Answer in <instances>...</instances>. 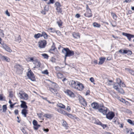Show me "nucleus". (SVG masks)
I'll return each instance as SVG.
<instances>
[{"label": "nucleus", "mask_w": 134, "mask_h": 134, "mask_svg": "<svg viewBox=\"0 0 134 134\" xmlns=\"http://www.w3.org/2000/svg\"><path fill=\"white\" fill-rule=\"evenodd\" d=\"M62 52L64 53H65V60L66 59V57L73 56L74 54L73 51L70 50L69 48H63L62 51Z\"/></svg>", "instance_id": "obj_3"}, {"label": "nucleus", "mask_w": 134, "mask_h": 134, "mask_svg": "<svg viewBox=\"0 0 134 134\" xmlns=\"http://www.w3.org/2000/svg\"><path fill=\"white\" fill-rule=\"evenodd\" d=\"M53 45L51 46V48L49 50V52L51 53L54 54V51L56 48L55 47L54 43L53 42Z\"/></svg>", "instance_id": "obj_18"}, {"label": "nucleus", "mask_w": 134, "mask_h": 134, "mask_svg": "<svg viewBox=\"0 0 134 134\" xmlns=\"http://www.w3.org/2000/svg\"><path fill=\"white\" fill-rule=\"evenodd\" d=\"M116 83H118L120 85V83H121V80L119 78H117L116 79Z\"/></svg>", "instance_id": "obj_40"}, {"label": "nucleus", "mask_w": 134, "mask_h": 134, "mask_svg": "<svg viewBox=\"0 0 134 134\" xmlns=\"http://www.w3.org/2000/svg\"><path fill=\"white\" fill-rule=\"evenodd\" d=\"M57 106L60 108L63 109H65V106L62 103H59Z\"/></svg>", "instance_id": "obj_30"}, {"label": "nucleus", "mask_w": 134, "mask_h": 134, "mask_svg": "<svg viewBox=\"0 0 134 134\" xmlns=\"http://www.w3.org/2000/svg\"><path fill=\"white\" fill-rule=\"evenodd\" d=\"M42 55L43 56L45 59H48V58L49 56L48 54H46L44 53L42 54Z\"/></svg>", "instance_id": "obj_35"}, {"label": "nucleus", "mask_w": 134, "mask_h": 134, "mask_svg": "<svg viewBox=\"0 0 134 134\" xmlns=\"http://www.w3.org/2000/svg\"><path fill=\"white\" fill-rule=\"evenodd\" d=\"M33 63L36 66L37 68H39L40 66L41 63L37 59H36Z\"/></svg>", "instance_id": "obj_17"}, {"label": "nucleus", "mask_w": 134, "mask_h": 134, "mask_svg": "<svg viewBox=\"0 0 134 134\" xmlns=\"http://www.w3.org/2000/svg\"><path fill=\"white\" fill-rule=\"evenodd\" d=\"M41 37H42L41 34L40 33L35 34L34 36V37L35 38H37Z\"/></svg>", "instance_id": "obj_32"}, {"label": "nucleus", "mask_w": 134, "mask_h": 134, "mask_svg": "<svg viewBox=\"0 0 134 134\" xmlns=\"http://www.w3.org/2000/svg\"><path fill=\"white\" fill-rule=\"evenodd\" d=\"M121 86L122 87H125V85L124 83L123 82H121V83H120V87Z\"/></svg>", "instance_id": "obj_49"}, {"label": "nucleus", "mask_w": 134, "mask_h": 134, "mask_svg": "<svg viewBox=\"0 0 134 134\" xmlns=\"http://www.w3.org/2000/svg\"><path fill=\"white\" fill-rule=\"evenodd\" d=\"M38 47L41 48H44L47 44L46 40H43L40 41L38 43Z\"/></svg>", "instance_id": "obj_7"}, {"label": "nucleus", "mask_w": 134, "mask_h": 134, "mask_svg": "<svg viewBox=\"0 0 134 134\" xmlns=\"http://www.w3.org/2000/svg\"><path fill=\"white\" fill-rule=\"evenodd\" d=\"M80 16V15L78 14H76L75 16V17L77 18H79Z\"/></svg>", "instance_id": "obj_59"}, {"label": "nucleus", "mask_w": 134, "mask_h": 134, "mask_svg": "<svg viewBox=\"0 0 134 134\" xmlns=\"http://www.w3.org/2000/svg\"><path fill=\"white\" fill-rule=\"evenodd\" d=\"M111 15L113 17L114 19L115 20H116V15L114 13L112 12L111 13Z\"/></svg>", "instance_id": "obj_41"}, {"label": "nucleus", "mask_w": 134, "mask_h": 134, "mask_svg": "<svg viewBox=\"0 0 134 134\" xmlns=\"http://www.w3.org/2000/svg\"><path fill=\"white\" fill-rule=\"evenodd\" d=\"M27 76L32 81H34L35 80L34 75L31 70H30L27 73Z\"/></svg>", "instance_id": "obj_8"}, {"label": "nucleus", "mask_w": 134, "mask_h": 134, "mask_svg": "<svg viewBox=\"0 0 134 134\" xmlns=\"http://www.w3.org/2000/svg\"><path fill=\"white\" fill-rule=\"evenodd\" d=\"M19 94L20 95V97L21 98L23 99L26 100L28 99V95L25 93H19Z\"/></svg>", "instance_id": "obj_11"}, {"label": "nucleus", "mask_w": 134, "mask_h": 134, "mask_svg": "<svg viewBox=\"0 0 134 134\" xmlns=\"http://www.w3.org/2000/svg\"><path fill=\"white\" fill-rule=\"evenodd\" d=\"M14 113L16 115H18V110L17 109L15 110L14 111Z\"/></svg>", "instance_id": "obj_56"}, {"label": "nucleus", "mask_w": 134, "mask_h": 134, "mask_svg": "<svg viewBox=\"0 0 134 134\" xmlns=\"http://www.w3.org/2000/svg\"><path fill=\"white\" fill-rule=\"evenodd\" d=\"M108 110L106 107H103L99 109V111L104 115H106V118L109 120H111L115 116V114L114 112L112 111L109 112L107 114Z\"/></svg>", "instance_id": "obj_1"}, {"label": "nucleus", "mask_w": 134, "mask_h": 134, "mask_svg": "<svg viewBox=\"0 0 134 134\" xmlns=\"http://www.w3.org/2000/svg\"><path fill=\"white\" fill-rule=\"evenodd\" d=\"M117 122L118 124L120 125L119 126V127L120 128H123V126H124V124H120V123H119V122L118 121Z\"/></svg>", "instance_id": "obj_46"}, {"label": "nucleus", "mask_w": 134, "mask_h": 134, "mask_svg": "<svg viewBox=\"0 0 134 134\" xmlns=\"http://www.w3.org/2000/svg\"><path fill=\"white\" fill-rule=\"evenodd\" d=\"M32 123L33 125L34 126L33 127V128L35 130H37L41 126L40 125L38 124L37 121L35 120H33Z\"/></svg>", "instance_id": "obj_13"}, {"label": "nucleus", "mask_w": 134, "mask_h": 134, "mask_svg": "<svg viewBox=\"0 0 134 134\" xmlns=\"http://www.w3.org/2000/svg\"><path fill=\"white\" fill-rule=\"evenodd\" d=\"M52 85L53 88L49 87V89L50 91L52 92L54 91V92L58 91L59 90V87L58 85L55 83L52 82Z\"/></svg>", "instance_id": "obj_5"}, {"label": "nucleus", "mask_w": 134, "mask_h": 134, "mask_svg": "<svg viewBox=\"0 0 134 134\" xmlns=\"http://www.w3.org/2000/svg\"><path fill=\"white\" fill-rule=\"evenodd\" d=\"M16 40L19 43L21 41V38L20 35H19L18 37L15 38Z\"/></svg>", "instance_id": "obj_38"}, {"label": "nucleus", "mask_w": 134, "mask_h": 134, "mask_svg": "<svg viewBox=\"0 0 134 134\" xmlns=\"http://www.w3.org/2000/svg\"><path fill=\"white\" fill-rule=\"evenodd\" d=\"M97 124L101 125L103 127V129H104L107 127V125L104 124H102L99 121L97 123Z\"/></svg>", "instance_id": "obj_25"}, {"label": "nucleus", "mask_w": 134, "mask_h": 134, "mask_svg": "<svg viewBox=\"0 0 134 134\" xmlns=\"http://www.w3.org/2000/svg\"><path fill=\"white\" fill-rule=\"evenodd\" d=\"M21 102L22 103L21 105V107L25 109H27V106L26 104V102L23 101H21Z\"/></svg>", "instance_id": "obj_21"}, {"label": "nucleus", "mask_w": 134, "mask_h": 134, "mask_svg": "<svg viewBox=\"0 0 134 134\" xmlns=\"http://www.w3.org/2000/svg\"><path fill=\"white\" fill-rule=\"evenodd\" d=\"M16 72L18 74H22L23 69L21 65L18 64H16L15 66Z\"/></svg>", "instance_id": "obj_4"}, {"label": "nucleus", "mask_w": 134, "mask_h": 134, "mask_svg": "<svg viewBox=\"0 0 134 134\" xmlns=\"http://www.w3.org/2000/svg\"><path fill=\"white\" fill-rule=\"evenodd\" d=\"M90 80L92 82H94V79L92 77H91L90 78Z\"/></svg>", "instance_id": "obj_57"}, {"label": "nucleus", "mask_w": 134, "mask_h": 134, "mask_svg": "<svg viewBox=\"0 0 134 134\" xmlns=\"http://www.w3.org/2000/svg\"><path fill=\"white\" fill-rule=\"evenodd\" d=\"M1 58L3 60H5L7 62L9 61L10 59L9 58L6 56H2L1 57Z\"/></svg>", "instance_id": "obj_24"}, {"label": "nucleus", "mask_w": 134, "mask_h": 134, "mask_svg": "<svg viewBox=\"0 0 134 134\" xmlns=\"http://www.w3.org/2000/svg\"><path fill=\"white\" fill-rule=\"evenodd\" d=\"M56 10H57V11L58 13H60L62 14V9L60 8V7H57L56 8Z\"/></svg>", "instance_id": "obj_27"}, {"label": "nucleus", "mask_w": 134, "mask_h": 134, "mask_svg": "<svg viewBox=\"0 0 134 134\" xmlns=\"http://www.w3.org/2000/svg\"><path fill=\"white\" fill-rule=\"evenodd\" d=\"M37 115L38 117L40 118L42 117V113H38Z\"/></svg>", "instance_id": "obj_53"}, {"label": "nucleus", "mask_w": 134, "mask_h": 134, "mask_svg": "<svg viewBox=\"0 0 134 134\" xmlns=\"http://www.w3.org/2000/svg\"><path fill=\"white\" fill-rule=\"evenodd\" d=\"M21 113L24 115L25 117L26 116V114L27 113V110L25 109H23L22 110Z\"/></svg>", "instance_id": "obj_22"}, {"label": "nucleus", "mask_w": 134, "mask_h": 134, "mask_svg": "<svg viewBox=\"0 0 134 134\" xmlns=\"http://www.w3.org/2000/svg\"><path fill=\"white\" fill-rule=\"evenodd\" d=\"M41 35L43 36L45 39H47L48 38V36L47 34L44 32H42V33Z\"/></svg>", "instance_id": "obj_29"}, {"label": "nucleus", "mask_w": 134, "mask_h": 134, "mask_svg": "<svg viewBox=\"0 0 134 134\" xmlns=\"http://www.w3.org/2000/svg\"><path fill=\"white\" fill-rule=\"evenodd\" d=\"M57 75L58 78H61L63 76V75L62 74L60 73H58L57 74Z\"/></svg>", "instance_id": "obj_44"}, {"label": "nucleus", "mask_w": 134, "mask_h": 134, "mask_svg": "<svg viewBox=\"0 0 134 134\" xmlns=\"http://www.w3.org/2000/svg\"><path fill=\"white\" fill-rule=\"evenodd\" d=\"M57 111L60 113L65 115H66L67 113L65 111L61 109H58L57 110Z\"/></svg>", "instance_id": "obj_23"}, {"label": "nucleus", "mask_w": 134, "mask_h": 134, "mask_svg": "<svg viewBox=\"0 0 134 134\" xmlns=\"http://www.w3.org/2000/svg\"><path fill=\"white\" fill-rule=\"evenodd\" d=\"M62 125L64 127H66L68 126V124L66 121L64 120H63V122L62 123Z\"/></svg>", "instance_id": "obj_33"}, {"label": "nucleus", "mask_w": 134, "mask_h": 134, "mask_svg": "<svg viewBox=\"0 0 134 134\" xmlns=\"http://www.w3.org/2000/svg\"><path fill=\"white\" fill-rule=\"evenodd\" d=\"M105 58L104 57H101L99 59V61L98 62L99 65L102 64L105 61Z\"/></svg>", "instance_id": "obj_20"}, {"label": "nucleus", "mask_w": 134, "mask_h": 134, "mask_svg": "<svg viewBox=\"0 0 134 134\" xmlns=\"http://www.w3.org/2000/svg\"><path fill=\"white\" fill-rule=\"evenodd\" d=\"M122 35L125 36H126L128 38L129 41H131V38H134V35L129 34H128L125 32H123Z\"/></svg>", "instance_id": "obj_14"}, {"label": "nucleus", "mask_w": 134, "mask_h": 134, "mask_svg": "<svg viewBox=\"0 0 134 134\" xmlns=\"http://www.w3.org/2000/svg\"><path fill=\"white\" fill-rule=\"evenodd\" d=\"M55 4L56 5V6H57V7H60V6H61V5L60 4L59 2H56L55 3Z\"/></svg>", "instance_id": "obj_50"}, {"label": "nucleus", "mask_w": 134, "mask_h": 134, "mask_svg": "<svg viewBox=\"0 0 134 134\" xmlns=\"http://www.w3.org/2000/svg\"><path fill=\"white\" fill-rule=\"evenodd\" d=\"M42 73L43 74H46V75H48L49 74V72H48V71L47 70H44L42 72Z\"/></svg>", "instance_id": "obj_45"}, {"label": "nucleus", "mask_w": 134, "mask_h": 134, "mask_svg": "<svg viewBox=\"0 0 134 134\" xmlns=\"http://www.w3.org/2000/svg\"><path fill=\"white\" fill-rule=\"evenodd\" d=\"M28 59H29V62H34V61L36 59H35L34 57H31L29 58Z\"/></svg>", "instance_id": "obj_34"}, {"label": "nucleus", "mask_w": 134, "mask_h": 134, "mask_svg": "<svg viewBox=\"0 0 134 134\" xmlns=\"http://www.w3.org/2000/svg\"><path fill=\"white\" fill-rule=\"evenodd\" d=\"M132 52L131 51L128 50L127 53V55H130L132 54Z\"/></svg>", "instance_id": "obj_47"}, {"label": "nucleus", "mask_w": 134, "mask_h": 134, "mask_svg": "<svg viewBox=\"0 0 134 134\" xmlns=\"http://www.w3.org/2000/svg\"><path fill=\"white\" fill-rule=\"evenodd\" d=\"M44 116L47 118L50 119L52 117V115L49 114H45L44 115Z\"/></svg>", "instance_id": "obj_28"}, {"label": "nucleus", "mask_w": 134, "mask_h": 134, "mask_svg": "<svg viewBox=\"0 0 134 134\" xmlns=\"http://www.w3.org/2000/svg\"><path fill=\"white\" fill-rule=\"evenodd\" d=\"M84 15L87 17H91L92 16L91 10H89L87 11L86 13L84 14Z\"/></svg>", "instance_id": "obj_16"}, {"label": "nucleus", "mask_w": 134, "mask_h": 134, "mask_svg": "<svg viewBox=\"0 0 134 134\" xmlns=\"http://www.w3.org/2000/svg\"><path fill=\"white\" fill-rule=\"evenodd\" d=\"M7 109V107L6 105H4L3 106V112H5Z\"/></svg>", "instance_id": "obj_37"}, {"label": "nucleus", "mask_w": 134, "mask_h": 134, "mask_svg": "<svg viewBox=\"0 0 134 134\" xmlns=\"http://www.w3.org/2000/svg\"><path fill=\"white\" fill-rule=\"evenodd\" d=\"M127 121L130 124L132 125H134V123L133 121H132L131 120L128 119L127 120Z\"/></svg>", "instance_id": "obj_39"}, {"label": "nucleus", "mask_w": 134, "mask_h": 134, "mask_svg": "<svg viewBox=\"0 0 134 134\" xmlns=\"http://www.w3.org/2000/svg\"><path fill=\"white\" fill-rule=\"evenodd\" d=\"M13 94L12 93H10L9 94V96L10 97H12L13 96Z\"/></svg>", "instance_id": "obj_64"}, {"label": "nucleus", "mask_w": 134, "mask_h": 134, "mask_svg": "<svg viewBox=\"0 0 134 134\" xmlns=\"http://www.w3.org/2000/svg\"><path fill=\"white\" fill-rule=\"evenodd\" d=\"M93 26L94 27H99L100 26V25L96 23H94L93 24Z\"/></svg>", "instance_id": "obj_36"}, {"label": "nucleus", "mask_w": 134, "mask_h": 134, "mask_svg": "<svg viewBox=\"0 0 134 134\" xmlns=\"http://www.w3.org/2000/svg\"><path fill=\"white\" fill-rule=\"evenodd\" d=\"M56 33L58 35H61V33L59 31H56Z\"/></svg>", "instance_id": "obj_58"}, {"label": "nucleus", "mask_w": 134, "mask_h": 134, "mask_svg": "<svg viewBox=\"0 0 134 134\" xmlns=\"http://www.w3.org/2000/svg\"><path fill=\"white\" fill-rule=\"evenodd\" d=\"M21 131L22 132L24 133V134H26L27 132L25 130V129L22 127V128L21 129Z\"/></svg>", "instance_id": "obj_48"}, {"label": "nucleus", "mask_w": 134, "mask_h": 134, "mask_svg": "<svg viewBox=\"0 0 134 134\" xmlns=\"http://www.w3.org/2000/svg\"><path fill=\"white\" fill-rule=\"evenodd\" d=\"M66 110L67 111L69 112L71 110V109H70V107L69 106H68L66 108Z\"/></svg>", "instance_id": "obj_55"}, {"label": "nucleus", "mask_w": 134, "mask_h": 134, "mask_svg": "<svg viewBox=\"0 0 134 134\" xmlns=\"http://www.w3.org/2000/svg\"><path fill=\"white\" fill-rule=\"evenodd\" d=\"M113 88L119 92H124L122 89L120 88V85L118 83H115L113 85Z\"/></svg>", "instance_id": "obj_9"}, {"label": "nucleus", "mask_w": 134, "mask_h": 134, "mask_svg": "<svg viewBox=\"0 0 134 134\" xmlns=\"http://www.w3.org/2000/svg\"><path fill=\"white\" fill-rule=\"evenodd\" d=\"M54 94L55 95L57 96L58 97H60V96L59 93H54Z\"/></svg>", "instance_id": "obj_60"}, {"label": "nucleus", "mask_w": 134, "mask_h": 134, "mask_svg": "<svg viewBox=\"0 0 134 134\" xmlns=\"http://www.w3.org/2000/svg\"><path fill=\"white\" fill-rule=\"evenodd\" d=\"M91 106L94 109H100L102 107H104L103 105L101 104L99 105L96 102H94L91 104Z\"/></svg>", "instance_id": "obj_6"}, {"label": "nucleus", "mask_w": 134, "mask_h": 134, "mask_svg": "<svg viewBox=\"0 0 134 134\" xmlns=\"http://www.w3.org/2000/svg\"><path fill=\"white\" fill-rule=\"evenodd\" d=\"M115 93H115V92L113 93V94H113V95L114 97H115L116 98H119V97L118 95H117Z\"/></svg>", "instance_id": "obj_54"}, {"label": "nucleus", "mask_w": 134, "mask_h": 134, "mask_svg": "<svg viewBox=\"0 0 134 134\" xmlns=\"http://www.w3.org/2000/svg\"><path fill=\"white\" fill-rule=\"evenodd\" d=\"M131 0H125L124 1V2L129 3L131 2Z\"/></svg>", "instance_id": "obj_62"}, {"label": "nucleus", "mask_w": 134, "mask_h": 134, "mask_svg": "<svg viewBox=\"0 0 134 134\" xmlns=\"http://www.w3.org/2000/svg\"><path fill=\"white\" fill-rule=\"evenodd\" d=\"M66 115H67L69 118H72L74 117V116H73L72 114L68 113L67 112L66 113Z\"/></svg>", "instance_id": "obj_43"}, {"label": "nucleus", "mask_w": 134, "mask_h": 134, "mask_svg": "<svg viewBox=\"0 0 134 134\" xmlns=\"http://www.w3.org/2000/svg\"><path fill=\"white\" fill-rule=\"evenodd\" d=\"M16 103H14L13 104H10V107L11 108H13L15 104Z\"/></svg>", "instance_id": "obj_63"}, {"label": "nucleus", "mask_w": 134, "mask_h": 134, "mask_svg": "<svg viewBox=\"0 0 134 134\" xmlns=\"http://www.w3.org/2000/svg\"><path fill=\"white\" fill-rule=\"evenodd\" d=\"M77 81H75L74 80H71L70 81L69 84L71 87L75 89L78 82Z\"/></svg>", "instance_id": "obj_12"}, {"label": "nucleus", "mask_w": 134, "mask_h": 134, "mask_svg": "<svg viewBox=\"0 0 134 134\" xmlns=\"http://www.w3.org/2000/svg\"><path fill=\"white\" fill-rule=\"evenodd\" d=\"M66 94L69 96L70 97L72 98H74L75 97L78 96L79 100L80 103L83 106L85 107L87 105V103L85 99L81 95H77L76 93H65Z\"/></svg>", "instance_id": "obj_2"}, {"label": "nucleus", "mask_w": 134, "mask_h": 134, "mask_svg": "<svg viewBox=\"0 0 134 134\" xmlns=\"http://www.w3.org/2000/svg\"><path fill=\"white\" fill-rule=\"evenodd\" d=\"M128 50H125L123 51V53H127Z\"/></svg>", "instance_id": "obj_61"}, {"label": "nucleus", "mask_w": 134, "mask_h": 134, "mask_svg": "<svg viewBox=\"0 0 134 134\" xmlns=\"http://www.w3.org/2000/svg\"><path fill=\"white\" fill-rule=\"evenodd\" d=\"M0 100L4 101L5 100V97L3 94H0Z\"/></svg>", "instance_id": "obj_26"}, {"label": "nucleus", "mask_w": 134, "mask_h": 134, "mask_svg": "<svg viewBox=\"0 0 134 134\" xmlns=\"http://www.w3.org/2000/svg\"><path fill=\"white\" fill-rule=\"evenodd\" d=\"M2 47L7 52H12L11 49L9 47L7 46L6 44L5 43H3L2 44Z\"/></svg>", "instance_id": "obj_15"}, {"label": "nucleus", "mask_w": 134, "mask_h": 134, "mask_svg": "<svg viewBox=\"0 0 134 134\" xmlns=\"http://www.w3.org/2000/svg\"><path fill=\"white\" fill-rule=\"evenodd\" d=\"M77 83V84L75 89L79 91H82L84 88V86L82 83L79 82H78Z\"/></svg>", "instance_id": "obj_10"}, {"label": "nucleus", "mask_w": 134, "mask_h": 134, "mask_svg": "<svg viewBox=\"0 0 134 134\" xmlns=\"http://www.w3.org/2000/svg\"><path fill=\"white\" fill-rule=\"evenodd\" d=\"M132 129H129L127 128H126L125 129V131L126 132V133L127 134H128L129 133H130V132H132Z\"/></svg>", "instance_id": "obj_31"}, {"label": "nucleus", "mask_w": 134, "mask_h": 134, "mask_svg": "<svg viewBox=\"0 0 134 134\" xmlns=\"http://www.w3.org/2000/svg\"><path fill=\"white\" fill-rule=\"evenodd\" d=\"M131 74L134 75V71L132 70H130V71L129 72Z\"/></svg>", "instance_id": "obj_52"}, {"label": "nucleus", "mask_w": 134, "mask_h": 134, "mask_svg": "<svg viewBox=\"0 0 134 134\" xmlns=\"http://www.w3.org/2000/svg\"><path fill=\"white\" fill-rule=\"evenodd\" d=\"M72 35L75 38L78 39L80 38V35L78 33L73 32Z\"/></svg>", "instance_id": "obj_19"}, {"label": "nucleus", "mask_w": 134, "mask_h": 134, "mask_svg": "<svg viewBox=\"0 0 134 134\" xmlns=\"http://www.w3.org/2000/svg\"><path fill=\"white\" fill-rule=\"evenodd\" d=\"M5 14L8 16H10V14L8 12L7 10L5 11Z\"/></svg>", "instance_id": "obj_51"}, {"label": "nucleus", "mask_w": 134, "mask_h": 134, "mask_svg": "<svg viewBox=\"0 0 134 134\" xmlns=\"http://www.w3.org/2000/svg\"><path fill=\"white\" fill-rule=\"evenodd\" d=\"M57 23L59 27H61L62 25V22L60 20L59 21H57Z\"/></svg>", "instance_id": "obj_42"}]
</instances>
